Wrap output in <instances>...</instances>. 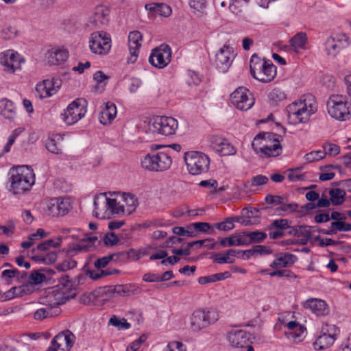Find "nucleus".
<instances>
[{
  "label": "nucleus",
  "instance_id": "f257e3e1",
  "mask_svg": "<svg viewBox=\"0 0 351 351\" xmlns=\"http://www.w3.org/2000/svg\"><path fill=\"white\" fill-rule=\"evenodd\" d=\"M282 136L274 133L261 132L256 135L252 147L261 157H276L282 154Z\"/></svg>",
  "mask_w": 351,
  "mask_h": 351
},
{
  "label": "nucleus",
  "instance_id": "f03ea898",
  "mask_svg": "<svg viewBox=\"0 0 351 351\" xmlns=\"http://www.w3.org/2000/svg\"><path fill=\"white\" fill-rule=\"evenodd\" d=\"M10 190L14 194H23L31 189L35 183L33 169L23 165L12 167L9 173Z\"/></svg>",
  "mask_w": 351,
  "mask_h": 351
},
{
  "label": "nucleus",
  "instance_id": "7ed1b4c3",
  "mask_svg": "<svg viewBox=\"0 0 351 351\" xmlns=\"http://www.w3.org/2000/svg\"><path fill=\"white\" fill-rule=\"evenodd\" d=\"M317 111V105L312 95H306L287 107V117L294 124L307 123Z\"/></svg>",
  "mask_w": 351,
  "mask_h": 351
},
{
  "label": "nucleus",
  "instance_id": "20e7f679",
  "mask_svg": "<svg viewBox=\"0 0 351 351\" xmlns=\"http://www.w3.org/2000/svg\"><path fill=\"white\" fill-rule=\"evenodd\" d=\"M163 147L160 145H152V152L146 154L141 160V167L150 171H163L168 169L172 160L170 156L164 152H156L155 150Z\"/></svg>",
  "mask_w": 351,
  "mask_h": 351
},
{
  "label": "nucleus",
  "instance_id": "39448f33",
  "mask_svg": "<svg viewBox=\"0 0 351 351\" xmlns=\"http://www.w3.org/2000/svg\"><path fill=\"white\" fill-rule=\"evenodd\" d=\"M250 73L256 80L267 83L271 82L276 75V67L268 60H261L256 54L250 59Z\"/></svg>",
  "mask_w": 351,
  "mask_h": 351
},
{
  "label": "nucleus",
  "instance_id": "423d86ee",
  "mask_svg": "<svg viewBox=\"0 0 351 351\" xmlns=\"http://www.w3.org/2000/svg\"><path fill=\"white\" fill-rule=\"evenodd\" d=\"M328 114L337 120L346 121L351 117V104L342 95H333L327 101Z\"/></svg>",
  "mask_w": 351,
  "mask_h": 351
},
{
  "label": "nucleus",
  "instance_id": "0eeeda50",
  "mask_svg": "<svg viewBox=\"0 0 351 351\" xmlns=\"http://www.w3.org/2000/svg\"><path fill=\"white\" fill-rule=\"evenodd\" d=\"M184 161L189 172L192 175H199L207 172L210 159L202 152L192 151L184 154Z\"/></svg>",
  "mask_w": 351,
  "mask_h": 351
},
{
  "label": "nucleus",
  "instance_id": "6e6552de",
  "mask_svg": "<svg viewBox=\"0 0 351 351\" xmlns=\"http://www.w3.org/2000/svg\"><path fill=\"white\" fill-rule=\"evenodd\" d=\"M218 319L217 313L213 310L197 309L191 317V328L193 331H199L214 324Z\"/></svg>",
  "mask_w": 351,
  "mask_h": 351
},
{
  "label": "nucleus",
  "instance_id": "1a4fd4ad",
  "mask_svg": "<svg viewBox=\"0 0 351 351\" xmlns=\"http://www.w3.org/2000/svg\"><path fill=\"white\" fill-rule=\"evenodd\" d=\"M178 121L171 117H156L151 122V130L156 134L170 136L176 134Z\"/></svg>",
  "mask_w": 351,
  "mask_h": 351
},
{
  "label": "nucleus",
  "instance_id": "9d476101",
  "mask_svg": "<svg viewBox=\"0 0 351 351\" xmlns=\"http://www.w3.org/2000/svg\"><path fill=\"white\" fill-rule=\"evenodd\" d=\"M86 101L84 99H76L73 101L61 114L62 119L66 124L71 125L77 123L84 117Z\"/></svg>",
  "mask_w": 351,
  "mask_h": 351
},
{
  "label": "nucleus",
  "instance_id": "9b49d317",
  "mask_svg": "<svg viewBox=\"0 0 351 351\" xmlns=\"http://www.w3.org/2000/svg\"><path fill=\"white\" fill-rule=\"evenodd\" d=\"M90 51L96 54H107L111 48V39L105 32H96L90 34L89 40Z\"/></svg>",
  "mask_w": 351,
  "mask_h": 351
},
{
  "label": "nucleus",
  "instance_id": "f8f14e48",
  "mask_svg": "<svg viewBox=\"0 0 351 351\" xmlns=\"http://www.w3.org/2000/svg\"><path fill=\"white\" fill-rule=\"evenodd\" d=\"M230 101L238 110L247 111L253 106L254 98L248 89L241 86L230 95Z\"/></svg>",
  "mask_w": 351,
  "mask_h": 351
},
{
  "label": "nucleus",
  "instance_id": "ddd939ff",
  "mask_svg": "<svg viewBox=\"0 0 351 351\" xmlns=\"http://www.w3.org/2000/svg\"><path fill=\"white\" fill-rule=\"evenodd\" d=\"M24 60L20 54L13 50H6L0 53V64L3 70L8 73H14L16 70L21 69V64Z\"/></svg>",
  "mask_w": 351,
  "mask_h": 351
},
{
  "label": "nucleus",
  "instance_id": "4468645a",
  "mask_svg": "<svg viewBox=\"0 0 351 351\" xmlns=\"http://www.w3.org/2000/svg\"><path fill=\"white\" fill-rule=\"evenodd\" d=\"M171 57V47L168 45L162 44L152 50L149 62L154 66L162 69L170 62Z\"/></svg>",
  "mask_w": 351,
  "mask_h": 351
},
{
  "label": "nucleus",
  "instance_id": "2eb2a0df",
  "mask_svg": "<svg viewBox=\"0 0 351 351\" xmlns=\"http://www.w3.org/2000/svg\"><path fill=\"white\" fill-rule=\"evenodd\" d=\"M71 202L68 198L56 197L47 202L45 213L52 217L64 216L70 210Z\"/></svg>",
  "mask_w": 351,
  "mask_h": 351
},
{
  "label": "nucleus",
  "instance_id": "dca6fc26",
  "mask_svg": "<svg viewBox=\"0 0 351 351\" xmlns=\"http://www.w3.org/2000/svg\"><path fill=\"white\" fill-rule=\"evenodd\" d=\"M234 55L232 48L227 45L221 48L216 53L217 68L221 72H226L230 66Z\"/></svg>",
  "mask_w": 351,
  "mask_h": 351
},
{
  "label": "nucleus",
  "instance_id": "f3484780",
  "mask_svg": "<svg viewBox=\"0 0 351 351\" xmlns=\"http://www.w3.org/2000/svg\"><path fill=\"white\" fill-rule=\"evenodd\" d=\"M143 36L139 31L130 32L128 36V47L130 57L128 58V63H134L138 57L139 49L141 47Z\"/></svg>",
  "mask_w": 351,
  "mask_h": 351
},
{
  "label": "nucleus",
  "instance_id": "a211bd4d",
  "mask_svg": "<svg viewBox=\"0 0 351 351\" xmlns=\"http://www.w3.org/2000/svg\"><path fill=\"white\" fill-rule=\"evenodd\" d=\"M60 80L58 79L45 80L36 85V90L40 94V97L46 98L56 94L60 88Z\"/></svg>",
  "mask_w": 351,
  "mask_h": 351
},
{
  "label": "nucleus",
  "instance_id": "6ab92c4d",
  "mask_svg": "<svg viewBox=\"0 0 351 351\" xmlns=\"http://www.w3.org/2000/svg\"><path fill=\"white\" fill-rule=\"evenodd\" d=\"M53 343L58 345L60 351H69L75 341V336L69 330L59 332L53 338Z\"/></svg>",
  "mask_w": 351,
  "mask_h": 351
},
{
  "label": "nucleus",
  "instance_id": "aec40b11",
  "mask_svg": "<svg viewBox=\"0 0 351 351\" xmlns=\"http://www.w3.org/2000/svg\"><path fill=\"white\" fill-rule=\"evenodd\" d=\"M106 292L117 293L119 296H130L138 294L141 288L134 284L117 285L108 287Z\"/></svg>",
  "mask_w": 351,
  "mask_h": 351
},
{
  "label": "nucleus",
  "instance_id": "412c9836",
  "mask_svg": "<svg viewBox=\"0 0 351 351\" xmlns=\"http://www.w3.org/2000/svg\"><path fill=\"white\" fill-rule=\"evenodd\" d=\"M304 306L306 308H309L317 316H324L329 313V308L325 301L320 299H310L308 300Z\"/></svg>",
  "mask_w": 351,
  "mask_h": 351
},
{
  "label": "nucleus",
  "instance_id": "4be33fe9",
  "mask_svg": "<svg viewBox=\"0 0 351 351\" xmlns=\"http://www.w3.org/2000/svg\"><path fill=\"white\" fill-rule=\"evenodd\" d=\"M117 107L112 102H107L99 114L101 124L108 125L112 122L117 115Z\"/></svg>",
  "mask_w": 351,
  "mask_h": 351
},
{
  "label": "nucleus",
  "instance_id": "5701e85b",
  "mask_svg": "<svg viewBox=\"0 0 351 351\" xmlns=\"http://www.w3.org/2000/svg\"><path fill=\"white\" fill-rule=\"evenodd\" d=\"M229 340L235 348H245L250 343V334L243 330H238L230 335Z\"/></svg>",
  "mask_w": 351,
  "mask_h": 351
},
{
  "label": "nucleus",
  "instance_id": "b1692460",
  "mask_svg": "<svg viewBox=\"0 0 351 351\" xmlns=\"http://www.w3.org/2000/svg\"><path fill=\"white\" fill-rule=\"evenodd\" d=\"M0 114L5 119L14 120L16 117V110L13 102L5 98L0 100Z\"/></svg>",
  "mask_w": 351,
  "mask_h": 351
},
{
  "label": "nucleus",
  "instance_id": "393cba45",
  "mask_svg": "<svg viewBox=\"0 0 351 351\" xmlns=\"http://www.w3.org/2000/svg\"><path fill=\"white\" fill-rule=\"evenodd\" d=\"M335 338L334 335L327 334L323 332L316 341L313 343L315 350H322L329 348L335 342Z\"/></svg>",
  "mask_w": 351,
  "mask_h": 351
},
{
  "label": "nucleus",
  "instance_id": "a878e982",
  "mask_svg": "<svg viewBox=\"0 0 351 351\" xmlns=\"http://www.w3.org/2000/svg\"><path fill=\"white\" fill-rule=\"evenodd\" d=\"M68 58V51L65 49H55L51 51L48 58L50 64L58 65L65 62Z\"/></svg>",
  "mask_w": 351,
  "mask_h": 351
},
{
  "label": "nucleus",
  "instance_id": "bb28decb",
  "mask_svg": "<svg viewBox=\"0 0 351 351\" xmlns=\"http://www.w3.org/2000/svg\"><path fill=\"white\" fill-rule=\"evenodd\" d=\"M145 8L165 17L169 16L172 12L171 7L165 3H153L147 4Z\"/></svg>",
  "mask_w": 351,
  "mask_h": 351
},
{
  "label": "nucleus",
  "instance_id": "cd10ccee",
  "mask_svg": "<svg viewBox=\"0 0 351 351\" xmlns=\"http://www.w3.org/2000/svg\"><path fill=\"white\" fill-rule=\"evenodd\" d=\"M231 274L229 271H225L223 273H217L207 276H202L198 278V282L200 285H205L207 283L215 282L217 281H221L224 279L230 277Z\"/></svg>",
  "mask_w": 351,
  "mask_h": 351
},
{
  "label": "nucleus",
  "instance_id": "c85d7f7f",
  "mask_svg": "<svg viewBox=\"0 0 351 351\" xmlns=\"http://www.w3.org/2000/svg\"><path fill=\"white\" fill-rule=\"evenodd\" d=\"M307 40L306 34L304 32H298L297 33L291 40L290 45L294 49L295 51H297L299 49H304L305 44Z\"/></svg>",
  "mask_w": 351,
  "mask_h": 351
},
{
  "label": "nucleus",
  "instance_id": "c756f323",
  "mask_svg": "<svg viewBox=\"0 0 351 351\" xmlns=\"http://www.w3.org/2000/svg\"><path fill=\"white\" fill-rule=\"evenodd\" d=\"M106 207L112 214L119 215L125 213V207L123 205H119L116 199H111L106 197Z\"/></svg>",
  "mask_w": 351,
  "mask_h": 351
},
{
  "label": "nucleus",
  "instance_id": "7c9ffc66",
  "mask_svg": "<svg viewBox=\"0 0 351 351\" xmlns=\"http://www.w3.org/2000/svg\"><path fill=\"white\" fill-rule=\"evenodd\" d=\"M306 328L303 326H300V329L298 328L292 331L285 332L286 337L294 342H300L304 337Z\"/></svg>",
  "mask_w": 351,
  "mask_h": 351
},
{
  "label": "nucleus",
  "instance_id": "2f4dec72",
  "mask_svg": "<svg viewBox=\"0 0 351 351\" xmlns=\"http://www.w3.org/2000/svg\"><path fill=\"white\" fill-rule=\"evenodd\" d=\"M330 202L333 205H341L345 200L346 192L339 189H330L329 191Z\"/></svg>",
  "mask_w": 351,
  "mask_h": 351
},
{
  "label": "nucleus",
  "instance_id": "473e14b6",
  "mask_svg": "<svg viewBox=\"0 0 351 351\" xmlns=\"http://www.w3.org/2000/svg\"><path fill=\"white\" fill-rule=\"evenodd\" d=\"M114 261H123L130 259L132 256L136 259L140 258V254L134 249H130L127 252H120L117 254H112Z\"/></svg>",
  "mask_w": 351,
  "mask_h": 351
},
{
  "label": "nucleus",
  "instance_id": "72a5a7b5",
  "mask_svg": "<svg viewBox=\"0 0 351 351\" xmlns=\"http://www.w3.org/2000/svg\"><path fill=\"white\" fill-rule=\"evenodd\" d=\"M243 235L247 237L249 244L261 243L267 237L266 233L259 230L254 232H243Z\"/></svg>",
  "mask_w": 351,
  "mask_h": 351
},
{
  "label": "nucleus",
  "instance_id": "f704fd0d",
  "mask_svg": "<svg viewBox=\"0 0 351 351\" xmlns=\"http://www.w3.org/2000/svg\"><path fill=\"white\" fill-rule=\"evenodd\" d=\"M123 198L125 202V213L130 215L135 210L137 206V199L130 193L124 194Z\"/></svg>",
  "mask_w": 351,
  "mask_h": 351
},
{
  "label": "nucleus",
  "instance_id": "c9c22d12",
  "mask_svg": "<svg viewBox=\"0 0 351 351\" xmlns=\"http://www.w3.org/2000/svg\"><path fill=\"white\" fill-rule=\"evenodd\" d=\"M108 10H104V9H98L94 16V23L97 27H99V25H104L108 23Z\"/></svg>",
  "mask_w": 351,
  "mask_h": 351
},
{
  "label": "nucleus",
  "instance_id": "e433bc0d",
  "mask_svg": "<svg viewBox=\"0 0 351 351\" xmlns=\"http://www.w3.org/2000/svg\"><path fill=\"white\" fill-rule=\"evenodd\" d=\"M325 47L328 55L333 57L336 56L341 49H343L342 47H340L339 45L336 43L333 38H330L326 40L325 43Z\"/></svg>",
  "mask_w": 351,
  "mask_h": 351
},
{
  "label": "nucleus",
  "instance_id": "4c0bfd02",
  "mask_svg": "<svg viewBox=\"0 0 351 351\" xmlns=\"http://www.w3.org/2000/svg\"><path fill=\"white\" fill-rule=\"evenodd\" d=\"M94 248L95 246H93L92 244H89L88 243L84 241L83 239L80 243H78L73 247L71 248L69 252L71 255H74L78 252L91 251Z\"/></svg>",
  "mask_w": 351,
  "mask_h": 351
},
{
  "label": "nucleus",
  "instance_id": "58836bf2",
  "mask_svg": "<svg viewBox=\"0 0 351 351\" xmlns=\"http://www.w3.org/2000/svg\"><path fill=\"white\" fill-rule=\"evenodd\" d=\"M277 258L279 261L278 264L281 267H286L293 265L297 259L295 255L288 253L280 254Z\"/></svg>",
  "mask_w": 351,
  "mask_h": 351
},
{
  "label": "nucleus",
  "instance_id": "ea45409f",
  "mask_svg": "<svg viewBox=\"0 0 351 351\" xmlns=\"http://www.w3.org/2000/svg\"><path fill=\"white\" fill-rule=\"evenodd\" d=\"M24 131L23 128H18L12 131L11 135L9 136L8 142L3 149V154L10 152L12 145L14 144L16 138Z\"/></svg>",
  "mask_w": 351,
  "mask_h": 351
},
{
  "label": "nucleus",
  "instance_id": "a19ab883",
  "mask_svg": "<svg viewBox=\"0 0 351 351\" xmlns=\"http://www.w3.org/2000/svg\"><path fill=\"white\" fill-rule=\"evenodd\" d=\"M24 131L23 128H18L12 131L11 135L9 136L8 142L3 149V154L10 152L12 145L14 144L16 138Z\"/></svg>",
  "mask_w": 351,
  "mask_h": 351
},
{
  "label": "nucleus",
  "instance_id": "79ce46f5",
  "mask_svg": "<svg viewBox=\"0 0 351 351\" xmlns=\"http://www.w3.org/2000/svg\"><path fill=\"white\" fill-rule=\"evenodd\" d=\"M268 97L271 101L276 104L284 100L286 98V95L280 88H275L269 92Z\"/></svg>",
  "mask_w": 351,
  "mask_h": 351
},
{
  "label": "nucleus",
  "instance_id": "37998d69",
  "mask_svg": "<svg viewBox=\"0 0 351 351\" xmlns=\"http://www.w3.org/2000/svg\"><path fill=\"white\" fill-rule=\"evenodd\" d=\"M329 38H333L334 41L343 48L347 47L350 45L349 37L344 33L334 34Z\"/></svg>",
  "mask_w": 351,
  "mask_h": 351
},
{
  "label": "nucleus",
  "instance_id": "c03bdc74",
  "mask_svg": "<svg viewBox=\"0 0 351 351\" xmlns=\"http://www.w3.org/2000/svg\"><path fill=\"white\" fill-rule=\"evenodd\" d=\"M218 153L221 156H229L235 154V149L234 147L224 138V142L221 145L218 149Z\"/></svg>",
  "mask_w": 351,
  "mask_h": 351
},
{
  "label": "nucleus",
  "instance_id": "a18cd8bd",
  "mask_svg": "<svg viewBox=\"0 0 351 351\" xmlns=\"http://www.w3.org/2000/svg\"><path fill=\"white\" fill-rule=\"evenodd\" d=\"M268 178L263 175H256L253 176L247 181V184L251 186H260L266 184L268 182Z\"/></svg>",
  "mask_w": 351,
  "mask_h": 351
},
{
  "label": "nucleus",
  "instance_id": "49530a36",
  "mask_svg": "<svg viewBox=\"0 0 351 351\" xmlns=\"http://www.w3.org/2000/svg\"><path fill=\"white\" fill-rule=\"evenodd\" d=\"M326 157V154L322 150L313 151L306 154L304 156L307 162H312Z\"/></svg>",
  "mask_w": 351,
  "mask_h": 351
},
{
  "label": "nucleus",
  "instance_id": "de8ad7c7",
  "mask_svg": "<svg viewBox=\"0 0 351 351\" xmlns=\"http://www.w3.org/2000/svg\"><path fill=\"white\" fill-rule=\"evenodd\" d=\"M190 7L201 13H204L207 8V0H190Z\"/></svg>",
  "mask_w": 351,
  "mask_h": 351
},
{
  "label": "nucleus",
  "instance_id": "09e8293b",
  "mask_svg": "<svg viewBox=\"0 0 351 351\" xmlns=\"http://www.w3.org/2000/svg\"><path fill=\"white\" fill-rule=\"evenodd\" d=\"M46 280V276L44 274L38 271L32 272L29 276V284L30 286L32 285H38L42 283Z\"/></svg>",
  "mask_w": 351,
  "mask_h": 351
},
{
  "label": "nucleus",
  "instance_id": "8fccbe9b",
  "mask_svg": "<svg viewBox=\"0 0 351 351\" xmlns=\"http://www.w3.org/2000/svg\"><path fill=\"white\" fill-rule=\"evenodd\" d=\"M213 226L219 230L228 231L232 230L234 224L232 219L227 218L224 221L215 223Z\"/></svg>",
  "mask_w": 351,
  "mask_h": 351
},
{
  "label": "nucleus",
  "instance_id": "3c124183",
  "mask_svg": "<svg viewBox=\"0 0 351 351\" xmlns=\"http://www.w3.org/2000/svg\"><path fill=\"white\" fill-rule=\"evenodd\" d=\"M212 259L215 262L219 264H224V263H234V260L230 259L226 252L225 254L216 253L213 254L210 256Z\"/></svg>",
  "mask_w": 351,
  "mask_h": 351
},
{
  "label": "nucleus",
  "instance_id": "603ef678",
  "mask_svg": "<svg viewBox=\"0 0 351 351\" xmlns=\"http://www.w3.org/2000/svg\"><path fill=\"white\" fill-rule=\"evenodd\" d=\"M324 150L323 152L326 154V156L331 155L335 156L337 155L340 152V148L338 145L332 143H326L323 144L322 146Z\"/></svg>",
  "mask_w": 351,
  "mask_h": 351
},
{
  "label": "nucleus",
  "instance_id": "864d4df0",
  "mask_svg": "<svg viewBox=\"0 0 351 351\" xmlns=\"http://www.w3.org/2000/svg\"><path fill=\"white\" fill-rule=\"evenodd\" d=\"M77 266V262L75 260L66 259L59 263L56 268L60 271H65L73 269Z\"/></svg>",
  "mask_w": 351,
  "mask_h": 351
},
{
  "label": "nucleus",
  "instance_id": "5fc2aeb1",
  "mask_svg": "<svg viewBox=\"0 0 351 351\" xmlns=\"http://www.w3.org/2000/svg\"><path fill=\"white\" fill-rule=\"evenodd\" d=\"M16 32L17 30L14 27L8 25L2 29L1 36L4 40H10L15 37Z\"/></svg>",
  "mask_w": 351,
  "mask_h": 351
},
{
  "label": "nucleus",
  "instance_id": "6e6d98bb",
  "mask_svg": "<svg viewBox=\"0 0 351 351\" xmlns=\"http://www.w3.org/2000/svg\"><path fill=\"white\" fill-rule=\"evenodd\" d=\"M209 141L211 148L218 153V149L224 142V138L219 136L213 135L210 137Z\"/></svg>",
  "mask_w": 351,
  "mask_h": 351
},
{
  "label": "nucleus",
  "instance_id": "4d7b16f0",
  "mask_svg": "<svg viewBox=\"0 0 351 351\" xmlns=\"http://www.w3.org/2000/svg\"><path fill=\"white\" fill-rule=\"evenodd\" d=\"M45 146L47 150L53 154H60L62 153L61 148H60L54 139H48Z\"/></svg>",
  "mask_w": 351,
  "mask_h": 351
},
{
  "label": "nucleus",
  "instance_id": "13d9d810",
  "mask_svg": "<svg viewBox=\"0 0 351 351\" xmlns=\"http://www.w3.org/2000/svg\"><path fill=\"white\" fill-rule=\"evenodd\" d=\"M269 275L271 277L278 276V277H287V278H296V276L289 269H280L274 271L272 272L269 273Z\"/></svg>",
  "mask_w": 351,
  "mask_h": 351
},
{
  "label": "nucleus",
  "instance_id": "bf43d9fd",
  "mask_svg": "<svg viewBox=\"0 0 351 351\" xmlns=\"http://www.w3.org/2000/svg\"><path fill=\"white\" fill-rule=\"evenodd\" d=\"M51 315V308H40L38 309L34 314V318L36 320H41Z\"/></svg>",
  "mask_w": 351,
  "mask_h": 351
},
{
  "label": "nucleus",
  "instance_id": "052dcab7",
  "mask_svg": "<svg viewBox=\"0 0 351 351\" xmlns=\"http://www.w3.org/2000/svg\"><path fill=\"white\" fill-rule=\"evenodd\" d=\"M72 287V282L69 280L68 276H64L61 277L58 281V283L56 285L58 290H63L64 289H69Z\"/></svg>",
  "mask_w": 351,
  "mask_h": 351
},
{
  "label": "nucleus",
  "instance_id": "680f3d73",
  "mask_svg": "<svg viewBox=\"0 0 351 351\" xmlns=\"http://www.w3.org/2000/svg\"><path fill=\"white\" fill-rule=\"evenodd\" d=\"M20 271L16 269H5L1 273V278L8 282L11 278L16 276L19 277Z\"/></svg>",
  "mask_w": 351,
  "mask_h": 351
},
{
  "label": "nucleus",
  "instance_id": "e2e57ef3",
  "mask_svg": "<svg viewBox=\"0 0 351 351\" xmlns=\"http://www.w3.org/2000/svg\"><path fill=\"white\" fill-rule=\"evenodd\" d=\"M147 337L145 335H141L138 339L133 341L128 348L127 351H138L141 344L145 341Z\"/></svg>",
  "mask_w": 351,
  "mask_h": 351
},
{
  "label": "nucleus",
  "instance_id": "0e129e2a",
  "mask_svg": "<svg viewBox=\"0 0 351 351\" xmlns=\"http://www.w3.org/2000/svg\"><path fill=\"white\" fill-rule=\"evenodd\" d=\"M289 223V221L286 219H276L271 223V227L282 230L290 228Z\"/></svg>",
  "mask_w": 351,
  "mask_h": 351
},
{
  "label": "nucleus",
  "instance_id": "69168bd1",
  "mask_svg": "<svg viewBox=\"0 0 351 351\" xmlns=\"http://www.w3.org/2000/svg\"><path fill=\"white\" fill-rule=\"evenodd\" d=\"M265 200L267 204H269L281 205L283 204L284 198L279 195H274L269 194L266 195Z\"/></svg>",
  "mask_w": 351,
  "mask_h": 351
},
{
  "label": "nucleus",
  "instance_id": "338daca9",
  "mask_svg": "<svg viewBox=\"0 0 351 351\" xmlns=\"http://www.w3.org/2000/svg\"><path fill=\"white\" fill-rule=\"evenodd\" d=\"M118 237L114 232L106 234L104 238V242L106 245H114L119 242Z\"/></svg>",
  "mask_w": 351,
  "mask_h": 351
},
{
  "label": "nucleus",
  "instance_id": "774afa93",
  "mask_svg": "<svg viewBox=\"0 0 351 351\" xmlns=\"http://www.w3.org/2000/svg\"><path fill=\"white\" fill-rule=\"evenodd\" d=\"M113 260V256L109 254L106 256H104L101 258L97 259L95 262V267L97 269L105 267L110 261Z\"/></svg>",
  "mask_w": 351,
  "mask_h": 351
}]
</instances>
